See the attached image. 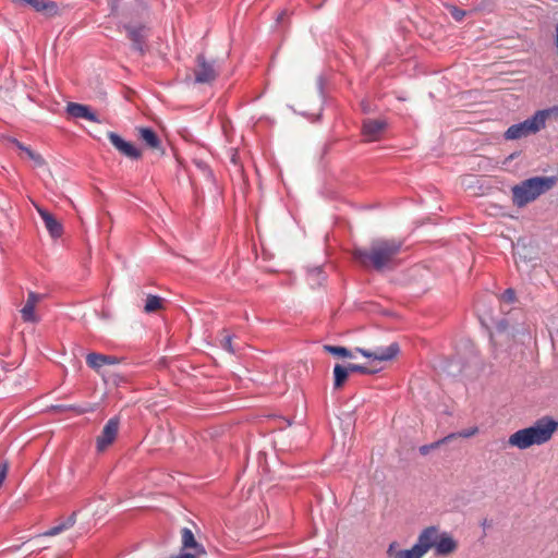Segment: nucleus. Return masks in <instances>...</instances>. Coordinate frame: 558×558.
<instances>
[{
    "mask_svg": "<svg viewBox=\"0 0 558 558\" xmlns=\"http://www.w3.org/2000/svg\"><path fill=\"white\" fill-rule=\"evenodd\" d=\"M402 242L397 240L377 239L371 243V247H355L352 256L363 267H373L381 270L388 267L395 256L400 252Z\"/></svg>",
    "mask_w": 558,
    "mask_h": 558,
    "instance_id": "1",
    "label": "nucleus"
},
{
    "mask_svg": "<svg viewBox=\"0 0 558 558\" xmlns=\"http://www.w3.org/2000/svg\"><path fill=\"white\" fill-rule=\"evenodd\" d=\"M558 429V422L550 416L538 418L532 426L522 428L510 435L508 444L524 450L532 446L548 442Z\"/></svg>",
    "mask_w": 558,
    "mask_h": 558,
    "instance_id": "2",
    "label": "nucleus"
},
{
    "mask_svg": "<svg viewBox=\"0 0 558 558\" xmlns=\"http://www.w3.org/2000/svg\"><path fill=\"white\" fill-rule=\"evenodd\" d=\"M555 179L549 177H533L512 186V201L518 207H523L550 190Z\"/></svg>",
    "mask_w": 558,
    "mask_h": 558,
    "instance_id": "3",
    "label": "nucleus"
},
{
    "mask_svg": "<svg viewBox=\"0 0 558 558\" xmlns=\"http://www.w3.org/2000/svg\"><path fill=\"white\" fill-rule=\"evenodd\" d=\"M553 116L558 118V106L538 110L523 122L510 125L505 132V138L513 141L535 134L545 128L546 121Z\"/></svg>",
    "mask_w": 558,
    "mask_h": 558,
    "instance_id": "4",
    "label": "nucleus"
},
{
    "mask_svg": "<svg viewBox=\"0 0 558 558\" xmlns=\"http://www.w3.org/2000/svg\"><path fill=\"white\" fill-rule=\"evenodd\" d=\"M194 75L195 83L210 84L216 80L218 73L215 69L214 62H208L203 56H198L196 59Z\"/></svg>",
    "mask_w": 558,
    "mask_h": 558,
    "instance_id": "5",
    "label": "nucleus"
},
{
    "mask_svg": "<svg viewBox=\"0 0 558 558\" xmlns=\"http://www.w3.org/2000/svg\"><path fill=\"white\" fill-rule=\"evenodd\" d=\"M355 350L367 359L380 362L391 361L398 355L400 351L399 344L397 342H392L386 348H377L375 351H369L362 348H356Z\"/></svg>",
    "mask_w": 558,
    "mask_h": 558,
    "instance_id": "6",
    "label": "nucleus"
},
{
    "mask_svg": "<svg viewBox=\"0 0 558 558\" xmlns=\"http://www.w3.org/2000/svg\"><path fill=\"white\" fill-rule=\"evenodd\" d=\"M120 421L117 416L111 417L107 424L105 425L101 434L97 437L96 446L98 451H104L108 446H110L119 430Z\"/></svg>",
    "mask_w": 558,
    "mask_h": 558,
    "instance_id": "7",
    "label": "nucleus"
},
{
    "mask_svg": "<svg viewBox=\"0 0 558 558\" xmlns=\"http://www.w3.org/2000/svg\"><path fill=\"white\" fill-rule=\"evenodd\" d=\"M129 39L132 41L133 49L144 54L146 51L145 40L147 29L143 25H124Z\"/></svg>",
    "mask_w": 558,
    "mask_h": 558,
    "instance_id": "8",
    "label": "nucleus"
},
{
    "mask_svg": "<svg viewBox=\"0 0 558 558\" xmlns=\"http://www.w3.org/2000/svg\"><path fill=\"white\" fill-rule=\"evenodd\" d=\"M110 143L125 157L131 159H138L142 153L132 143L124 141L119 134L114 132L108 133Z\"/></svg>",
    "mask_w": 558,
    "mask_h": 558,
    "instance_id": "9",
    "label": "nucleus"
},
{
    "mask_svg": "<svg viewBox=\"0 0 558 558\" xmlns=\"http://www.w3.org/2000/svg\"><path fill=\"white\" fill-rule=\"evenodd\" d=\"M387 124L384 120L367 119L363 122L362 134L366 142L378 141Z\"/></svg>",
    "mask_w": 558,
    "mask_h": 558,
    "instance_id": "10",
    "label": "nucleus"
},
{
    "mask_svg": "<svg viewBox=\"0 0 558 558\" xmlns=\"http://www.w3.org/2000/svg\"><path fill=\"white\" fill-rule=\"evenodd\" d=\"M438 536V529L436 526H428L421 532L414 545L418 547V550L424 556L432 547L435 548Z\"/></svg>",
    "mask_w": 558,
    "mask_h": 558,
    "instance_id": "11",
    "label": "nucleus"
},
{
    "mask_svg": "<svg viewBox=\"0 0 558 558\" xmlns=\"http://www.w3.org/2000/svg\"><path fill=\"white\" fill-rule=\"evenodd\" d=\"M457 548L458 543L451 535L446 532L439 534L435 546L436 555L447 556L456 551Z\"/></svg>",
    "mask_w": 558,
    "mask_h": 558,
    "instance_id": "12",
    "label": "nucleus"
},
{
    "mask_svg": "<svg viewBox=\"0 0 558 558\" xmlns=\"http://www.w3.org/2000/svg\"><path fill=\"white\" fill-rule=\"evenodd\" d=\"M68 113L76 119H85L90 122H98L97 116L86 105L69 102L66 106Z\"/></svg>",
    "mask_w": 558,
    "mask_h": 558,
    "instance_id": "13",
    "label": "nucleus"
},
{
    "mask_svg": "<svg viewBox=\"0 0 558 558\" xmlns=\"http://www.w3.org/2000/svg\"><path fill=\"white\" fill-rule=\"evenodd\" d=\"M86 363L90 368L99 369L105 365H114L119 360L112 355L92 352L86 355Z\"/></svg>",
    "mask_w": 558,
    "mask_h": 558,
    "instance_id": "14",
    "label": "nucleus"
},
{
    "mask_svg": "<svg viewBox=\"0 0 558 558\" xmlns=\"http://www.w3.org/2000/svg\"><path fill=\"white\" fill-rule=\"evenodd\" d=\"M39 301V295L29 292L26 303L24 304L23 308L21 310L22 318L24 322L27 323H35L37 322V316L35 315V307L37 302Z\"/></svg>",
    "mask_w": 558,
    "mask_h": 558,
    "instance_id": "15",
    "label": "nucleus"
},
{
    "mask_svg": "<svg viewBox=\"0 0 558 558\" xmlns=\"http://www.w3.org/2000/svg\"><path fill=\"white\" fill-rule=\"evenodd\" d=\"M39 215L45 222V227L52 238H59L62 234L61 223L48 211L39 210Z\"/></svg>",
    "mask_w": 558,
    "mask_h": 558,
    "instance_id": "16",
    "label": "nucleus"
},
{
    "mask_svg": "<svg viewBox=\"0 0 558 558\" xmlns=\"http://www.w3.org/2000/svg\"><path fill=\"white\" fill-rule=\"evenodd\" d=\"M76 522V513L73 512L70 517H68L66 519L62 520L59 524L50 527L49 530L45 531L44 533L40 534V536H46V537H50V536H56L66 530H69L70 527H72Z\"/></svg>",
    "mask_w": 558,
    "mask_h": 558,
    "instance_id": "17",
    "label": "nucleus"
},
{
    "mask_svg": "<svg viewBox=\"0 0 558 558\" xmlns=\"http://www.w3.org/2000/svg\"><path fill=\"white\" fill-rule=\"evenodd\" d=\"M397 544L391 543L388 547L387 554L390 558H422V551L415 545L411 549L397 550Z\"/></svg>",
    "mask_w": 558,
    "mask_h": 558,
    "instance_id": "18",
    "label": "nucleus"
},
{
    "mask_svg": "<svg viewBox=\"0 0 558 558\" xmlns=\"http://www.w3.org/2000/svg\"><path fill=\"white\" fill-rule=\"evenodd\" d=\"M140 138L150 148H158L160 146V140L156 132L149 128L138 129Z\"/></svg>",
    "mask_w": 558,
    "mask_h": 558,
    "instance_id": "19",
    "label": "nucleus"
},
{
    "mask_svg": "<svg viewBox=\"0 0 558 558\" xmlns=\"http://www.w3.org/2000/svg\"><path fill=\"white\" fill-rule=\"evenodd\" d=\"M181 533L183 548H194L197 553L203 551L202 546L196 542L194 534L190 529L184 527Z\"/></svg>",
    "mask_w": 558,
    "mask_h": 558,
    "instance_id": "20",
    "label": "nucleus"
},
{
    "mask_svg": "<svg viewBox=\"0 0 558 558\" xmlns=\"http://www.w3.org/2000/svg\"><path fill=\"white\" fill-rule=\"evenodd\" d=\"M335 388H340L349 376V368L337 364L333 368Z\"/></svg>",
    "mask_w": 558,
    "mask_h": 558,
    "instance_id": "21",
    "label": "nucleus"
},
{
    "mask_svg": "<svg viewBox=\"0 0 558 558\" xmlns=\"http://www.w3.org/2000/svg\"><path fill=\"white\" fill-rule=\"evenodd\" d=\"M456 438V434H449L448 436L435 441V442H432L429 445H424L422 447H420V452L421 454L423 456H426L432 450L438 448L439 446H441L442 444H446L447 441H449L450 439H453Z\"/></svg>",
    "mask_w": 558,
    "mask_h": 558,
    "instance_id": "22",
    "label": "nucleus"
},
{
    "mask_svg": "<svg viewBox=\"0 0 558 558\" xmlns=\"http://www.w3.org/2000/svg\"><path fill=\"white\" fill-rule=\"evenodd\" d=\"M324 350L332 355L340 357H352V353L344 347L325 344Z\"/></svg>",
    "mask_w": 558,
    "mask_h": 558,
    "instance_id": "23",
    "label": "nucleus"
},
{
    "mask_svg": "<svg viewBox=\"0 0 558 558\" xmlns=\"http://www.w3.org/2000/svg\"><path fill=\"white\" fill-rule=\"evenodd\" d=\"M161 307V299L157 295H148L145 303V312L153 313Z\"/></svg>",
    "mask_w": 558,
    "mask_h": 558,
    "instance_id": "24",
    "label": "nucleus"
},
{
    "mask_svg": "<svg viewBox=\"0 0 558 558\" xmlns=\"http://www.w3.org/2000/svg\"><path fill=\"white\" fill-rule=\"evenodd\" d=\"M220 345L223 350H226L227 352L229 353H235V349L233 348V344H232V336L231 335H223L222 338L220 339Z\"/></svg>",
    "mask_w": 558,
    "mask_h": 558,
    "instance_id": "25",
    "label": "nucleus"
},
{
    "mask_svg": "<svg viewBox=\"0 0 558 558\" xmlns=\"http://www.w3.org/2000/svg\"><path fill=\"white\" fill-rule=\"evenodd\" d=\"M477 432H478V428L476 426H474V427H470V428L463 429V430L454 433V434H456V437L470 438V437L474 436L475 434H477Z\"/></svg>",
    "mask_w": 558,
    "mask_h": 558,
    "instance_id": "26",
    "label": "nucleus"
},
{
    "mask_svg": "<svg viewBox=\"0 0 558 558\" xmlns=\"http://www.w3.org/2000/svg\"><path fill=\"white\" fill-rule=\"evenodd\" d=\"M349 372L360 373V374H372L373 372L368 369L366 366L359 364H349Z\"/></svg>",
    "mask_w": 558,
    "mask_h": 558,
    "instance_id": "27",
    "label": "nucleus"
},
{
    "mask_svg": "<svg viewBox=\"0 0 558 558\" xmlns=\"http://www.w3.org/2000/svg\"><path fill=\"white\" fill-rule=\"evenodd\" d=\"M9 471V462L3 461L0 464V487L2 486Z\"/></svg>",
    "mask_w": 558,
    "mask_h": 558,
    "instance_id": "28",
    "label": "nucleus"
},
{
    "mask_svg": "<svg viewBox=\"0 0 558 558\" xmlns=\"http://www.w3.org/2000/svg\"><path fill=\"white\" fill-rule=\"evenodd\" d=\"M501 299L508 303H512L515 300V292L513 289H507L504 291Z\"/></svg>",
    "mask_w": 558,
    "mask_h": 558,
    "instance_id": "29",
    "label": "nucleus"
},
{
    "mask_svg": "<svg viewBox=\"0 0 558 558\" xmlns=\"http://www.w3.org/2000/svg\"><path fill=\"white\" fill-rule=\"evenodd\" d=\"M323 274L322 268L316 267L310 271V279L314 281L315 277H320Z\"/></svg>",
    "mask_w": 558,
    "mask_h": 558,
    "instance_id": "30",
    "label": "nucleus"
},
{
    "mask_svg": "<svg viewBox=\"0 0 558 558\" xmlns=\"http://www.w3.org/2000/svg\"><path fill=\"white\" fill-rule=\"evenodd\" d=\"M28 157L33 159L37 165L44 163V159L41 158V156L34 151H32Z\"/></svg>",
    "mask_w": 558,
    "mask_h": 558,
    "instance_id": "31",
    "label": "nucleus"
},
{
    "mask_svg": "<svg viewBox=\"0 0 558 558\" xmlns=\"http://www.w3.org/2000/svg\"><path fill=\"white\" fill-rule=\"evenodd\" d=\"M15 145L23 151H25L27 154V156H29V154L33 151L31 148L24 146L22 143H20L19 141H14Z\"/></svg>",
    "mask_w": 558,
    "mask_h": 558,
    "instance_id": "32",
    "label": "nucleus"
},
{
    "mask_svg": "<svg viewBox=\"0 0 558 558\" xmlns=\"http://www.w3.org/2000/svg\"><path fill=\"white\" fill-rule=\"evenodd\" d=\"M463 14H464V13H463L462 11H456V12L453 13V16H454V19H456L457 21H460V20L462 19Z\"/></svg>",
    "mask_w": 558,
    "mask_h": 558,
    "instance_id": "33",
    "label": "nucleus"
},
{
    "mask_svg": "<svg viewBox=\"0 0 558 558\" xmlns=\"http://www.w3.org/2000/svg\"><path fill=\"white\" fill-rule=\"evenodd\" d=\"M284 14H286V13H284V12H282V13L278 16V21H281Z\"/></svg>",
    "mask_w": 558,
    "mask_h": 558,
    "instance_id": "34",
    "label": "nucleus"
},
{
    "mask_svg": "<svg viewBox=\"0 0 558 558\" xmlns=\"http://www.w3.org/2000/svg\"><path fill=\"white\" fill-rule=\"evenodd\" d=\"M483 526H484V527H486V526H487V521H486V520H484V522H483Z\"/></svg>",
    "mask_w": 558,
    "mask_h": 558,
    "instance_id": "35",
    "label": "nucleus"
}]
</instances>
